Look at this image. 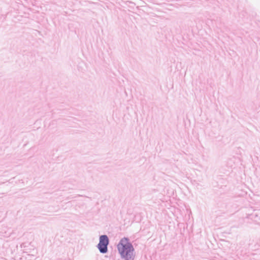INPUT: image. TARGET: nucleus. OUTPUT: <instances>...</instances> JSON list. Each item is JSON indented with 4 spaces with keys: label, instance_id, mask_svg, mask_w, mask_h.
Returning <instances> with one entry per match:
<instances>
[{
    "label": "nucleus",
    "instance_id": "1",
    "mask_svg": "<svg viewBox=\"0 0 260 260\" xmlns=\"http://www.w3.org/2000/svg\"><path fill=\"white\" fill-rule=\"evenodd\" d=\"M118 251L121 257L126 260H133L135 256V250L128 239L122 238L117 245Z\"/></svg>",
    "mask_w": 260,
    "mask_h": 260
},
{
    "label": "nucleus",
    "instance_id": "2",
    "mask_svg": "<svg viewBox=\"0 0 260 260\" xmlns=\"http://www.w3.org/2000/svg\"><path fill=\"white\" fill-rule=\"evenodd\" d=\"M109 243V239L107 236L102 235L100 238V242L98 248L102 253H106L107 251V245Z\"/></svg>",
    "mask_w": 260,
    "mask_h": 260
}]
</instances>
